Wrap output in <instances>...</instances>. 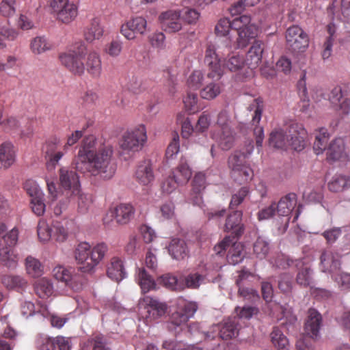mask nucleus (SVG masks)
I'll list each match as a JSON object with an SVG mask.
<instances>
[{
  "mask_svg": "<svg viewBox=\"0 0 350 350\" xmlns=\"http://www.w3.org/2000/svg\"><path fill=\"white\" fill-rule=\"evenodd\" d=\"M85 51V45L81 44L77 51L61 54V64L75 75L81 76L86 70L91 77L98 79L103 70L100 55L95 51H91L84 57Z\"/></svg>",
  "mask_w": 350,
  "mask_h": 350,
  "instance_id": "f257e3e1",
  "label": "nucleus"
},
{
  "mask_svg": "<svg viewBox=\"0 0 350 350\" xmlns=\"http://www.w3.org/2000/svg\"><path fill=\"white\" fill-rule=\"evenodd\" d=\"M113 149L111 146H103L97 152L81 163H75L77 171L92 176H100L104 179H110L116 170V165L112 159Z\"/></svg>",
  "mask_w": 350,
  "mask_h": 350,
  "instance_id": "f03ea898",
  "label": "nucleus"
},
{
  "mask_svg": "<svg viewBox=\"0 0 350 350\" xmlns=\"http://www.w3.org/2000/svg\"><path fill=\"white\" fill-rule=\"evenodd\" d=\"M108 250L107 245L104 243H99L94 246L87 242L79 243L75 251V258L80 265L79 269L82 272L89 273L104 258Z\"/></svg>",
  "mask_w": 350,
  "mask_h": 350,
  "instance_id": "7ed1b4c3",
  "label": "nucleus"
},
{
  "mask_svg": "<svg viewBox=\"0 0 350 350\" xmlns=\"http://www.w3.org/2000/svg\"><path fill=\"white\" fill-rule=\"evenodd\" d=\"M254 150L252 142L246 147L245 152L234 151L228 159V165L231 170L232 176L239 182H247L252 180L254 173L247 159Z\"/></svg>",
  "mask_w": 350,
  "mask_h": 350,
  "instance_id": "20e7f679",
  "label": "nucleus"
},
{
  "mask_svg": "<svg viewBox=\"0 0 350 350\" xmlns=\"http://www.w3.org/2000/svg\"><path fill=\"white\" fill-rule=\"evenodd\" d=\"M216 125L219 130L212 133V138L222 150H230L234 145L235 133L232 128V120L227 110L224 109L219 113Z\"/></svg>",
  "mask_w": 350,
  "mask_h": 350,
  "instance_id": "39448f33",
  "label": "nucleus"
},
{
  "mask_svg": "<svg viewBox=\"0 0 350 350\" xmlns=\"http://www.w3.org/2000/svg\"><path fill=\"white\" fill-rule=\"evenodd\" d=\"M231 30L236 31L238 38L237 44L238 48H244L250 40L256 37V27L251 24V18L247 15H242L230 21Z\"/></svg>",
  "mask_w": 350,
  "mask_h": 350,
  "instance_id": "423d86ee",
  "label": "nucleus"
},
{
  "mask_svg": "<svg viewBox=\"0 0 350 350\" xmlns=\"http://www.w3.org/2000/svg\"><path fill=\"white\" fill-rule=\"evenodd\" d=\"M237 240V238L226 236L215 246V250L218 254L227 251V261L229 264L233 265L241 262L244 258V246Z\"/></svg>",
  "mask_w": 350,
  "mask_h": 350,
  "instance_id": "0eeeda50",
  "label": "nucleus"
},
{
  "mask_svg": "<svg viewBox=\"0 0 350 350\" xmlns=\"http://www.w3.org/2000/svg\"><path fill=\"white\" fill-rule=\"evenodd\" d=\"M147 141L146 129L144 124L127 130L122 136L120 146L124 150L138 151Z\"/></svg>",
  "mask_w": 350,
  "mask_h": 350,
  "instance_id": "6e6552de",
  "label": "nucleus"
},
{
  "mask_svg": "<svg viewBox=\"0 0 350 350\" xmlns=\"http://www.w3.org/2000/svg\"><path fill=\"white\" fill-rule=\"evenodd\" d=\"M139 307L143 311L146 322L158 320L163 317L167 310V306L165 302L149 295L140 298Z\"/></svg>",
  "mask_w": 350,
  "mask_h": 350,
  "instance_id": "1a4fd4ad",
  "label": "nucleus"
},
{
  "mask_svg": "<svg viewBox=\"0 0 350 350\" xmlns=\"http://www.w3.org/2000/svg\"><path fill=\"white\" fill-rule=\"evenodd\" d=\"M286 40L289 49L295 53L304 51L309 44L307 33L297 25H293L287 29Z\"/></svg>",
  "mask_w": 350,
  "mask_h": 350,
  "instance_id": "9d476101",
  "label": "nucleus"
},
{
  "mask_svg": "<svg viewBox=\"0 0 350 350\" xmlns=\"http://www.w3.org/2000/svg\"><path fill=\"white\" fill-rule=\"evenodd\" d=\"M197 310L196 302L179 297L176 301V310L171 316V323L177 326L184 324L194 315Z\"/></svg>",
  "mask_w": 350,
  "mask_h": 350,
  "instance_id": "9b49d317",
  "label": "nucleus"
},
{
  "mask_svg": "<svg viewBox=\"0 0 350 350\" xmlns=\"http://www.w3.org/2000/svg\"><path fill=\"white\" fill-rule=\"evenodd\" d=\"M50 6L59 21L69 23L77 16V5L70 0H51Z\"/></svg>",
  "mask_w": 350,
  "mask_h": 350,
  "instance_id": "f8f14e48",
  "label": "nucleus"
},
{
  "mask_svg": "<svg viewBox=\"0 0 350 350\" xmlns=\"http://www.w3.org/2000/svg\"><path fill=\"white\" fill-rule=\"evenodd\" d=\"M52 273L55 279L64 283L66 286L74 291H78L82 288L81 276L74 274L71 269L59 265L53 268Z\"/></svg>",
  "mask_w": 350,
  "mask_h": 350,
  "instance_id": "ddd939ff",
  "label": "nucleus"
},
{
  "mask_svg": "<svg viewBox=\"0 0 350 350\" xmlns=\"http://www.w3.org/2000/svg\"><path fill=\"white\" fill-rule=\"evenodd\" d=\"M250 111H254V115L252 120V125L253 128V133L256 138V144L257 147H261L264 139V130L259 125L261 120L262 113L264 109L263 100L258 97L255 98L249 105Z\"/></svg>",
  "mask_w": 350,
  "mask_h": 350,
  "instance_id": "4468645a",
  "label": "nucleus"
},
{
  "mask_svg": "<svg viewBox=\"0 0 350 350\" xmlns=\"http://www.w3.org/2000/svg\"><path fill=\"white\" fill-rule=\"evenodd\" d=\"M350 88L346 84L336 85L333 88L329 94V100L336 107L342 110L343 113L347 114L350 109V100L348 98Z\"/></svg>",
  "mask_w": 350,
  "mask_h": 350,
  "instance_id": "2eb2a0df",
  "label": "nucleus"
},
{
  "mask_svg": "<svg viewBox=\"0 0 350 350\" xmlns=\"http://www.w3.org/2000/svg\"><path fill=\"white\" fill-rule=\"evenodd\" d=\"M308 133L301 124L293 122L288 130V144L296 151L302 150L306 144Z\"/></svg>",
  "mask_w": 350,
  "mask_h": 350,
  "instance_id": "dca6fc26",
  "label": "nucleus"
},
{
  "mask_svg": "<svg viewBox=\"0 0 350 350\" xmlns=\"http://www.w3.org/2000/svg\"><path fill=\"white\" fill-rule=\"evenodd\" d=\"M204 63L208 67V78L219 80L223 76V68L220 64V59L216 53L214 45L208 44L206 49Z\"/></svg>",
  "mask_w": 350,
  "mask_h": 350,
  "instance_id": "f3484780",
  "label": "nucleus"
},
{
  "mask_svg": "<svg viewBox=\"0 0 350 350\" xmlns=\"http://www.w3.org/2000/svg\"><path fill=\"white\" fill-rule=\"evenodd\" d=\"M297 204V196L294 193H290L280 198L278 204H275L277 213L279 216L285 217L284 226L281 231L284 232L288 226L289 215Z\"/></svg>",
  "mask_w": 350,
  "mask_h": 350,
  "instance_id": "a211bd4d",
  "label": "nucleus"
},
{
  "mask_svg": "<svg viewBox=\"0 0 350 350\" xmlns=\"http://www.w3.org/2000/svg\"><path fill=\"white\" fill-rule=\"evenodd\" d=\"M59 181L62 188L70 193L78 194L80 189L79 176L75 171L62 167L59 170Z\"/></svg>",
  "mask_w": 350,
  "mask_h": 350,
  "instance_id": "6ab92c4d",
  "label": "nucleus"
},
{
  "mask_svg": "<svg viewBox=\"0 0 350 350\" xmlns=\"http://www.w3.org/2000/svg\"><path fill=\"white\" fill-rule=\"evenodd\" d=\"M60 140L56 137L49 139L46 144V168L48 170H55L59 161L62 158L64 152L59 150Z\"/></svg>",
  "mask_w": 350,
  "mask_h": 350,
  "instance_id": "aec40b11",
  "label": "nucleus"
},
{
  "mask_svg": "<svg viewBox=\"0 0 350 350\" xmlns=\"http://www.w3.org/2000/svg\"><path fill=\"white\" fill-rule=\"evenodd\" d=\"M341 256L332 250L324 251L320 258L321 266L323 272L332 275L340 271Z\"/></svg>",
  "mask_w": 350,
  "mask_h": 350,
  "instance_id": "412c9836",
  "label": "nucleus"
},
{
  "mask_svg": "<svg viewBox=\"0 0 350 350\" xmlns=\"http://www.w3.org/2000/svg\"><path fill=\"white\" fill-rule=\"evenodd\" d=\"M164 30L169 33H175L182 28L180 13L176 10L162 12L159 17Z\"/></svg>",
  "mask_w": 350,
  "mask_h": 350,
  "instance_id": "4be33fe9",
  "label": "nucleus"
},
{
  "mask_svg": "<svg viewBox=\"0 0 350 350\" xmlns=\"http://www.w3.org/2000/svg\"><path fill=\"white\" fill-rule=\"evenodd\" d=\"M322 325V316L314 308H310L304 325L305 334L311 338L318 337Z\"/></svg>",
  "mask_w": 350,
  "mask_h": 350,
  "instance_id": "5701e85b",
  "label": "nucleus"
},
{
  "mask_svg": "<svg viewBox=\"0 0 350 350\" xmlns=\"http://www.w3.org/2000/svg\"><path fill=\"white\" fill-rule=\"evenodd\" d=\"M242 221V212L240 211H233L228 215L224 226V231L231 232V237L239 239L243 233V225Z\"/></svg>",
  "mask_w": 350,
  "mask_h": 350,
  "instance_id": "b1692460",
  "label": "nucleus"
},
{
  "mask_svg": "<svg viewBox=\"0 0 350 350\" xmlns=\"http://www.w3.org/2000/svg\"><path fill=\"white\" fill-rule=\"evenodd\" d=\"M96 137L91 135L85 137L82 142L79 148L77 155L76 156L73 165L75 163H81L92 157L96 151Z\"/></svg>",
  "mask_w": 350,
  "mask_h": 350,
  "instance_id": "393cba45",
  "label": "nucleus"
},
{
  "mask_svg": "<svg viewBox=\"0 0 350 350\" xmlns=\"http://www.w3.org/2000/svg\"><path fill=\"white\" fill-rule=\"evenodd\" d=\"M112 214L117 224H127L134 217L135 208L129 203H122L116 206Z\"/></svg>",
  "mask_w": 350,
  "mask_h": 350,
  "instance_id": "a878e982",
  "label": "nucleus"
},
{
  "mask_svg": "<svg viewBox=\"0 0 350 350\" xmlns=\"http://www.w3.org/2000/svg\"><path fill=\"white\" fill-rule=\"evenodd\" d=\"M325 150L328 161H338L347 157L345 144L342 138H336L332 141Z\"/></svg>",
  "mask_w": 350,
  "mask_h": 350,
  "instance_id": "bb28decb",
  "label": "nucleus"
},
{
  "mask_svg": "<svg viewBox=\"0 0 350 350\" xmlns=\"http://www.w3.org/2000/svg\"><path fill=\"white\" fill-rule=\"evenodd\" d=\"M264 51V42L261 40H255L250 48L245 60L251 69L256 68L261 62Z\"/></svg>",
  "mask_w": 350,
  "mask_h": 350,
  "instance_id": "cd10ccee",
  "label": "nucleus"
},
{
  "mask_svg": "<svg viewBox=\"0 0 350 350\" xmlns=\"http://www.w3.org/2000/svg\"><path fill=\"white\" fill-rule=\"evenodd\" d=\"M16 159V150L10 142H3L0 145V170L8 169L14 164Z\"/></svg>",
  "mask_w": 350,
  "mask_h": 350,
  "instance_id": "c85d7f7f",
  "label": "nucleus"
},
{
  "mask_svg": "<svg viewBox=\"0 0 350 350\" xmlns=\"http://www.w3.org/2000/svg\"><path fill=\"white\" fill-rule=\"evenodd\" d=\"M240 327L239 318L229 317L224 322L219 329V336L223 340L231 339L238 335Z\"/></svg>",
  "mask_w": 350,
  "mask_h": 350,
  "instance_id": "c756f323",
  "label": "nucleus"
},
{
  "mask_svg": "<svg viewBox=\"0 0 350 350\" xmlns=\"http://www.w3.org/2000/svg\"><path fill=\"white\" fill-rule=\"evenodd\" d=\"M135 177L137 180L144 185H147L153 181L154 176L150 161H144L137 166Z\"/></svg>",
  "mask_w": 350,
  "mask_h": 350,
  "instance_id": "7c9ffc66",
  "label": "nucleus"
},
{
  "mask_svg": "<svg viewBox=\"0 0 350 350\" xmlns=\"http://www.w3.org/2000/svg\"><path fill=\"white\" fill-rule=\"evenodd\" d=\"M107 274L109 278L116 282L124 278L126 272L122 260L117 257L112 258L107 267Z\"/></svg>",
  "mask_w": 350,
  "mask_h": 350,
  "instance_id": "2f4dec72",
  "label": "nucleus"
},
{
  "mask_svg": "<svg viewBox=\"0 0 350 350\" xmlns=\"http://www.w3.org/2000/svg\"><path fill=\"white\" fill-rule=\"evenodd\" d=\"M167 250L171 256L176 260L183 259L188 253L185 241L178 238H174L171 240Z\"/></svg>",
  "mask_w": 350,
  "mask_h": 350,
  "instance_id": "473e14b6",
  "label": "nucleus"
},
{
  "mask_svg": "<svg viewBox=\"0 0 350 350\" xmlns=\"http://www.w3.org/2000/svg\"><path fill=\"white\" fill-rule=\"evenodd\" d=\"M314 142L313 149L317 154H320L326 150L329 139V133L327 129L322 127L314 131Z\"/></svg>",
  "mask_w": 350,
  "mask_h": 350,
  "instance_id": "72a5a7b5",
  "label": "nucleus"
},
{
  "mask_svg": "<svg viewBox=\"0 0 350 350\" xmlns=\"http://www.w3.org/2000/svg\"><path fill=\"white\" fill-rule=\"evenodd\" d=\"M295 265L299 269L296 277L297 283L304 287L310 286L312 279V271L310 267L304 263L301 260H297Z\"/></svg>",
  "mask_w": 350,
  "mask_h": 350,
  "instance_id": "f704fd0d",
  "label": "nucleus"
},
{
  "mask_svg": "<svg viewBox=\"0 0 350 350\" xmlns=\"http://www.w3.org/2000/svg\"><path fill=\"white\" fill-rule=\"evenodd\" d=\"M104 29L100 25V21L98 18H94L90 25L86 27L84 36L88 42L100 39L103 35Z\"/></svg>",
  "mask_w": 350,
  "mask_h": 350,
  "instance_id": "c9c22d12",
  "label": "nucleus"
},
{
  "mask_svg": "<svg viewBox=\"0 0 350 350\" xmlns=\"http://www.w3.org/2000/svg\"><path fill=\"white\" fill-rule=\"evenodd\" d=\"M172 176L182 185L188 182L191 176V170L185 159H180L176 168L173 170Z\"/></svg>",
  "mask_w": 350,
  "mask_h": 350,
  "instance_id": "e433bc0d",
  "label": "nucleus"
},
{
  "mask_svg": "<svg viewBox=\"0 0 350 350\" xmlns=\"http://www.w3.org/2000/svg\"><path fill=\"white\" fill-rule=\"evenodd\" d=\"M206 187V176L202 172H198L195 174L192 180L191 191L196 196L193 200V202L198 204L201 202V193Z\"/></svg>",
  "mask_w": 350,
  "mask_h": 350,
  "instance_id": "4c0bfd02",
  "label": "nucleus"
},
{
  "mask_svg": "<svg viewBox=\"0 0 350 350\" xmlns=\"http://www.w3.org/2000/svg\"><path fill=\"white\" fill-rule=\"evenodd\" d=\"M53 44L44 36H36L31 40L30 49L33 53L40 55L50 51Z\"/></svg>",
  "mask_w": 350,
  "mask_h": 350,
  "instance_id": "58836bf2",
  "label": "nucleus"
},
{
  "mask_svg": "<svg viewBox=\"0 0 350 350\" xmlns=\"http://www.w3.org/2000/svg\"><path fill=\"white\" fill-rule=\"evenodd\" d=\"M350 187L349 178L344 175L336 174L328 183V189L332 192H341Z\"/></svg>",
  "mask_w": 350,
  "mask_h": 350,
  "instance_id": "ea45409f",
  "label": "nucleus"
},
{
  "mask_svg": "<svg viewBox=\"0 0 350 350\" xmlns=\"http://www.w3.org/2000/svg\"><path fill=\"white\" fill-rule=\"evenodd\" d=\"M137 280L138 284L141 287L142 293L144 294L155 288L156 283L154 279L144 268L139 269Z\"/></svg>",
  "mask_w": 350,
  "mask_h": 350,
  "instance_id": "a19ab883",
  "label": "nucleus"
},
{
  "mask_svg": "<svg viewBox=\"0 0 350 350\" xmlns=\"http://www.w3.org/2000/svg\"><path fill=\"white\" fill-rule=\"evenodd\" d=\"M36 295L42 299L48 298L53 293V285L50 280L42 278L34 284Z\"/></svg>",
  "mask_w": 350,
  "mask_h": 350,
  "instance_id": "79ce46f5",
  "label": "nucleus"
},
{
  "mask_svg": "<svg viewBox=\"0 0 350 350\" xmlns=\"http://www.w3.org/2000/svg\"><path fill=\"white\" fill-rule=\"evenodd\" d=\"M270 336L272 344L278 350L288 349V340L278 327H274Z\"/></svg>",
  "mask_w": 350,
  "mask_h": 350,
  "instance_id": "37998d69",
  "label": "nucleus"
},
{
  "mask_svg": "<svg viewBox=\"0 0 350 350\" xmlns=\"http://www.w3.org/2000/svg\"><path fill=\"white\" fill-rule=\"evenodd\" d=\"M288 135L286 136L283 130L275 129L270 133L269 144L275 148H283L288 143Z\"/></svg>",
  "mask_w": 350,
  "mask_h": 350,
  "instance_id": "c03bdc74",
  "label": "nucleus"
},
{
  "mask_svg": "<svg viewBox=\"0 0 350 350\" xmlns=\"http://www.w3.org/2000/svg\"><path fill=\"white\" fill-rule=\"evenodd\" d=\"M222 90V83L220 82H211L207 84L200 91L202 98L212 100L220 94Z\"/></svg>",
  "mask_w": 350,
  "mask_h": 350,
  "instance_id": "a18cd8bd",
  "label": "nucleus"
},
{
  "mask_svg": "<svg viewBox=\"0 0 350 350\" xmlns=\"http://www.w3.org/2000/svg\"><path fill=\"white\" fill-rule=\"evenodd\" d=\"M27 273L33 278L40 276L43 273V266L41 262L32 256H27L25 260Z\"/></svg>",
  "mask_w": 350,
  "mask_h": 350,
  "instance_id": "49530a36",
  "label": "nucleus"
},
{
  "mask_svg": "<svg viewBox=\"0 0 350 350\" xmlns=\"http://www.w3.org/2000/svg\"><path fill=\"white\" fill-rule=\"evenodd\" d=\"M68 237V232L64 224L59 221H53L52 224V239L57 242H64Z\"/></svg>",
  "mask_w": 350,
  "mask_h": 350,
  "instance_id": "de8ad7c7",
  "label": "nucleus"
},
{
  "mask_svg": "<svg viewBox=\"0 0 350 350\" xmlns=\"http://www.w3.org/2000/svg\"><path fill=\"white\" fill-rule=\"evenodd\" d=\"M245 63L246 62L243 56L234 54L224 61L222 68H226L231 72H237L242 69Z\"/></svg>",
  "mask_w": 350,
  "mask_h": 350,
  "instance_id": "09e8293b",
  "label": "nucleus"
},
{
  "mask_svg": "<svg viewBox=\"0 0 350 350\" xmlns=\"http://www.w3.org/2000/svg\"><path fill=\"white\" fill-rule=\"evenodd\" d=\"M1 283L7 288L13 289L23 287L27 282L21 276L5 275L1 278Z\"/></svg>",
  "mask_w": 350,
  "mask_h": 350,
  "instance_id": "8fccbe9b",
  "label": "nucleus"
},
{
  "mask_svg": "<svg viewBox=\"0 0 350 350\" xmlns=\"http://www.w3.org/2000/svg\"><path fill=\"white\" fill-rule=\"evenodd\" d=\"M206 273H191L185 277V282L187 287L196 289L204 282Z\"/></svg>",
  "mask_w": 350,
  "mask_h": 350,
  "instance_id": "3c124183",
  "label": "nucleus"
},
{
  "mask_svg": "<svg viewBox=\"0 0 350 350\" xmlns=\"http://www.w3.org/2000/svg\"><path fill=\"white\" fill-rule=\"evenodd\" d=\"M177 122L181 124V135L183 138L187 139L191 134L195 131V128L191 124L188 118H185V115L180 113L177 115Z\"/></svg>",
  "mask_w": 350,
  "mask_h": 350,
  "instance_id": "603ef678",
  "label": "nucleus"
},
{
  "mask_svg": "<svg viewBox=\"0 0 350 350\" xmlns=\"http://www.w3.org/2000/svg\"><path fill=\"white\" fill-rule=\"evenodd\" d=\"M16 0H1L0 2V14L5 18L13 16L16 13Z\"/></svg>",
  "mask_w": 350,
  "mask_h": 350,
  "instance_id": "864d4df0",
  "label": "nucleus"
},
{
  "mask_svg": "<svg viewBox=\"0 0 350 350\" xmlns=\"http://www.w3.org/2000/svg\"><path fill=\"white\" fill-rule=\"evenodd\" d=\"M299 96L300 98V110L303 112L308 110L310 106V99L308 96L305 81L302 79L299 82Z\"/></svg>",
  "mask_w": 350,
  "mask_h": 350,
  "instance_id": "5fc2aeb1",
  "label": "nucleus"
},
{
  "mask_svg": "<svg viewBox=\"0 0 350 350\" xmlns=\"http://www.w3.org/2000/svg\"><path fill=\"white\" fill-rule=\"evenodd\" d=\"M18 239V230L14 228L0 240L1 247L13 248L16 245Z\"/></svg>",
  "mask_w": 350,
  "mask_h": 350,
  "instance_id": "6e6d98bb",
  "label": "nucleus"
},
{
  "mask_svg": "<svg viewBox=\"0 0 350 350\" xmlns=\"http://www.w3.org/2000/svg\"><path fill=\"white\" fill-rule=\"evenodd\" d=\"M38 237L42 242L52 239V226H49L44 221H40L38 225Z\"/></svg>",
  "mask_w": 350,
  "mask_h": 350,
  "instance_id": "4d7b16f0",
  "label": "nucleus"
},
{
  "mask_svg": "<svg viewBox=\"0 0 350 350\" xmlns=\"http://www.w3.org/2000/svg\"><path fill=\"white\" fill-rule=\"evenodd\" d=\"M204 79V77L201 70H194L189 77L187 83L190 89L197 90L202 86Z\"/></svg>",
  "mask_w": 350,
  "mask_h": 350,
  "instance_id": "13d9d810",
  "label": "nucleus"
},
{
  "mask_svg": "<svg viewBox=\"0 0 350 350\" xmlns=\"http://www.w3.org/2000/svg\"><path fill=\"white\" fill-rule=\"evenodd\" d=\"M183 103L185 109L191 113H194L200 109L198 105V96L196 93L188 92Z\"/></svg>",
  "mask_w": 350,
  "mask_h": 350,
  "instance_id": "bf43d9fd",
  "label": "nucleus"
},
{
  "mask_svg": "<svg viewBox=\"0 0 350 350\" xmlns=\"http://www.w3.org/2000/svg\"><path fill=\"white\" fill-rule=\"evenodd\" d=\"M269 250V243L262 238L258 237L254 244V252L260 258L266 256Z\"/></svg>",
  "mask_w": 350,
  "mask_h": 350,
  "instance_id": "052dcab7",
  "label": "nucleus"
},
{
  "mask_svg": "<svg viewBox=\"0 0 350 350\" xmlns=\"http://www.w3.org/2000/svg\"><path fill=\"white\" fill-rule=\"evenodd\" d=\"M293 276L288 273H283L280 276L278 280V288L279 289L284 293H290L293 287Z\"/></svg>",
  "mask_w": 350,
  "mask_h": 350,
  "instance_id": "680f3d73",
  "label": "nucleus"
},
{
  "mask_svg": "<svg viewBox=\"0 0 350 350\" xmlns=\"http://www.w3.org/2000/svg\"><path fill=\"white\" fill-rule=\"evenodd\" d=\"M24 189L27 191V194L31 197V199L44 196V193L40 188L33 180H27L24 184Z\"/></svg>",
  "mask_w": 350,
  "mask_h": 350,
  "instance_id": "e2e57ef3",
  "label": "nucleus"
},
{
  "mask_svg": "<svg viewBox=\"0 0 350 350\" xmlns=\"http://www.w3.org/2000/svg\"><path fill=\"white\" fill-rule=\"evenodd\" d=\"M260 0H241L232 5L229 11L232 15H236L240 14L245 6H254Z\"/></svg>",
  "mask_w": 350,
  "mask_h": 350,
  "instance_id": "0e129e2a",
  "label": "nucleus"
},
{
  "mask_svg": "<svg viewBox=\"0 0 350 350\" xmlns=\"http://www.w3.org/2000/svg\"><path fill=\"white\" fill-rule=\"evenodd\" d=\"M257 311V308L252 306H245L243 308L237 307L235 308V312L237 315L234 316L233 317L239 318V323H240V321L242 319H249L253 316L254 314L256 313Z\"/></svg>",
  "mask_w": 350,
  "mask_h": 350,
  "instance_id": "69168bd1",
  "label": "nucleus"
},
{
  "mask_svg": "<svg viewBox=\"0 0 350 350\" xmlns=\"http://www.w3.org/2000/svg\"><path fill=\"white\" fill-rule=\"evenodd\" d=\"M249 193V189L247 187H241L236 193L232 195L231 201L230 203V207L231 208H236L240 204L243 202L245 197Z\"/></svg>",
  "mask_w": 350,
  "mask_h": 350,
  "instance_id": "338daca9",
  "label": "nucleus"
},
{
  "mask_svg": "<svg viewBox=\"0 0 350 350\" xmlns=\"http://www.w3.org/2000/svg\"><path fill=\"white\" fill-rule=\"evenodd\" d=\"M44 201V196L31 199L32 211L38 216L42 215L45 212L46 205Z\"/></svg>",
  "mask_w": 350,
  "mask_h": 350,
  "instance_id": "774afa93",
  "label": "nucleus"
}]
</instances>
